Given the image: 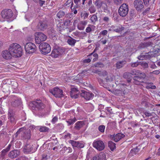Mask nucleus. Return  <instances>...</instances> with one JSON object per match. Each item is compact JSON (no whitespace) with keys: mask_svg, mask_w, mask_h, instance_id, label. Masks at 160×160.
<instances>
[{"mask_svg":"<svg viewBox=\"0 0 160 160\" xmlns=\"http://www.w3.org/2000/svg\"><path fill=\"white\" fill-rule=\"evenodd\" d=\"M8 50L11 53L12 56L19 57L22 55V50L21 46L17 43L12 44L9 46Z\"/></svg>","mask_w":160,"mask_h":160,"instance_id":"f257e3e1","label":"nucleus"},{"mask_svg":"<svg viewBox=\"0 0 160 160\" xmlns=\"http://www.w3.org/2000/svg\"><path fill=\"white\" fill-rule=\"evenodd\" d=\"M29 105L32 109L38 110L40 113L45 108L44 105L40 100L32 101L30 103Z\"/></svg>","mask_w":160,"mask_h":160,"instance_id":"f03ea898","label":"nucleus"},{"mask_svg":"<svg viewBox=\"0 0 160 160\" xmlns=\"http://www.w3.org/2000/svg\"><path fill=\"white\" fill-rule=\"evenodd\" d=\"M8 115V121L12 125H15L17 120V115L15 113V112L12 109H9Z\"/></svg>","mask_w":160,"mask_h":160,"instance_id":"7ed1b4c3","label":"nucleus"},{"mask_svg":"<svg viewBox=\"0 0 160 160\" xmlns=\"http://www.w3.org/2000/svg\"><path fill=\"white\" fill-rule=\"evenodd\" d=\"M24 48L26 52L28 53H32L36 50V45L33 43L31 42L27 43L24 44Z\"/></svg>","mask_w":160,"mask_h":160,"instance_id":"20e7f679","label":"nucleus"},{"mask_svg":"<svg viewBox=\"0 0 160 160\" xmlns=\"http://www.w3.org/2000/svg\"><path fill=\"white\" fill-rule=\"evenodd\" d=\"M39 48L41 52L44 54H46L49 53L51 50L50 45L46 42H42L39 46Z\"/></svg>","mask_w":160,"mask_h":160,"instance_id":"39448f33","label":"nucleus"},{"mask_svg":"<svg viewBox=\"0 0 160 160\" xmlns=\"http://www.w3.org/2000/svg\"><path fill=\"white\" fill-rule=\"evenodd\" d=\"M128 12V5L126 3L122 4L119 7L118 12L119 15L122 17L126 16Z\"/></svg>","mask_w":160,"mask_h":160,"instance_id":"423d86ee","label":"nucleus"},{"mask_svg":"<svg viewBox=\"0 0 160 160\" xmlns=\"http://www.w3.org/2000/svg\"><path fill=\"white\" fill-rule=\"evenodd\" d=\"M1 14L3 18L8 20L12 18L13 12L10 9H5L2 11Z\"/></svg>","mask_w":160,"mask_h":160,"instance_id":"0eeeda50","label":"nucleus"},{"mask_svg":"<svg viewBox=\"0 0 160 160\" xmlns=\"http://www.w3.org/2000/svg\"><path fill=\"white\" fill-rule=\"evenodd\" d=\"M22 130L21 138L23 140H28L30 138L31 136V131L30 129L25 127L21 128Z\"/></svg>","mask_w":160,"mask_h":160,"instance_id":"6e6552de","label":"nucleus"},{"mask_svg":"<svg viewBox=\"0 0 160 160\" xmlns=\"http://www.w3.org/2000/svg\"><path fill=\"white\" fill-rule=\"evenodd\" d=\"M140 75L135 76L133 77V82L135 84L138 85L141 82H143V80L146 77V75L143 72H141Z\"/></svg>","mask_w":160,"mask_h":160,"instance_id":"1a4fd4ad","label":"nucleus"},{"mask_svg":"<svg viewBox=\"0 0 160 160\" xmlns=\"http://www.w3.org/2000/svg\"><path fill=\"white\" fill-rule=\"evenodd\" d=\"M49 92L56 98H61L64 96L62 90L58 87L50 89Z\"/></svg>","mask_w":160,"mask_h":160,"instance_id":"9d476101","label":"nucleus"},{"mask_svg":"<svg viewBox=\"0 0 160 160\" xmlns=\"http://www.w3.org/2000/svg\"><path fill=\"white\" fill-rule=\"evenodd\" d=\"M93 146L99 151H101L105 148L103 142L100 140H95L92 143Z\"/></svg>","mask_w":160,"mask_h":160,"instance_id":"9b49d317","label":"nucleus"},{"mask_svg":"<svg viewBox=\"0 0 160 160\" xmlns=\"http://www.w3.org/2000/svg\"><path fill=\"white\" fill-rule=\"evenodd\" d=\"M47 38V36L41 32H38L35 36V38L36 42L40 44L41 42L45 41Z\"/></svg>","mask_w":160,"mask_h":160,"instance_id":"f8f14e48","label":"nucleus"},{"mask_svg":"<svg viewBox=\"0 0 160 160\" xmlns=\"http://www.w3.org/2000/svg\"><path fill=\"white\" fill-rule=\"evenodd\" d=\"M64 52V50L61 47L54 49L52 51L51 56L53 58H57Z\"/></svg>","mask_w":160,"mask_h":160,"instance_id":"ddd939ff","label":"nucleus"},{"mask_svg":"<svg viewBox=\"0 0 160 160\" xmlns=\"http://www.w3.org/2000/svg\"><path fill=\"white\" fill-rule=\"evenodd\" d=\"M125 135L121 133H118L116 134H113L110 135V139L115 142H117L121 140L122 138L124 137Z\"/></svg>","mask_w":160,"mask_h":160,"instance_id":"4468645a","label":"nucleus"},{"mask_svg":"<svg viewBox=\"0 0 160 160\" xmlns=\"http://www.w3.org/2000/svg\"><path fill=\"white\" fill-rule=\"evenodd\" d=\"M80 95L85 99L87 100H89L92 98L94 95L91 92H88L84 90L81 91Z\"/></svg>","mask_w":160,"mask_h":160,"instance_id":"2eb2a0df","label":"nucleus"},{"mask_svg":"<svg viewBox=\"0 0 160 160\" xmlns=\"http://www.w3.org/2000/svg\"><path fill=\"white\" fill-rule=\"evenodd\" d=\"M134 4L136 10L138 11H140L144 8L142 2L141 0H135Z\"/></svg>","mask_w":160,"mask_h":160,"instance_id":"dca6fc26","label":"nucleus"},{"mask_svg":"<svg viewBox=\"0 0 160 160\" xmlns=\"http://www.w3.org/2000/svg\"><path fill=\"white\" fill-rule=\"evenodd\" d=\"M79 91L76 88H73L71 89L70 92V94L71 97L74 98H78L79 96V93H80Z\"/></svg>","mask_w":160,"mask_h":160,"instance_id":"f3484780","label":"nucleus"},{"mask_svg":"<svg viewBox=\"0 0 160 160\" xmlns=\"http://www.w3.org/2000/svg\"><path fill=\"white\" fill-rule=\"evenodd\" d=\"M20 154V151L18 150H12L8 153L9 157L11 158H14L18 156Z\"/></svg>","mask_w":160,"mask_h":160,"instance_id":"a211bd4d","label":"nucleus"},{"mask_svg":"<svg viewBox=\"0 0 160 160\" xmlns=\"http://www.w3.org/2000/svg\"><path fill=\"white\" fill-rule=\"evenodd\" d=\"M2 57L6 59H10L12 56V54L9 51L5 50L3 51L2 54Z\"/></svg>","mask_w":160,"mask_h":160,"instance_id":"6ab92c4d","label":"nucleus"},{"mask_svg":"<svg viewBox=\"0 0 160 160\" xmlns=\"http://www.w3.org/2000/svg\"><path fill=\"white\" fill-rule=\"evenodd\" d=\"M47 27V24L45 22L40 21L37 26V28L42 31L46 29Z\"/></svg>","mask_w":160,"mask_h":160,"instance_id":"aec40b11","label":"nucleus"},{"mask_svg":"<svg viewBox=\"0 0 160 160\" xmlns=\"http://www.w3.org/2000/svg\"><path fill=\"white\" fill-rule=\"evenodd\" d=\"M84 125L83 121H78L75 124L74 128L77 130H79Z\"/></svg>","mask_w":160,"mask_h":160,"instance_id":"412c9836","label":"nucleus"},{"mask_svg":"<svg viewBox=\"0 0 160 160\" xmlns=\"http://www.w3.org/2000/svg\"><path fill=\"white\" fill-rule=\"evenodd\" d=\"M126 62L125 60L118 61L115 64L116 67L118 69H120L124 67L126 64Z\"/></svg>","mask_w":160,"mask_h":160,"instance_id":"4be33fe9","label":"nucleus"},{"mask_svg":"<svg viewBox=\"0 0 160 160\" xmlns=\"http://www.w3.org/2000/svg\"><path fill=\"white\" fill-rule=\"evenodd\" d=\"M87 23V22L86 21H82L80 22L78 24V29L81 30H83Z\"/></svg>","mask_w":160,"mask_h":160,"instance_id":"5701e85b","label":"nucleus"},{"mask_svg":"<svg viewBox=\"0 0 160 160\" xmlns=\"http://www.w3.org/2000/svg\"><path fill=\"white\" fill-rule=\"evenodd\" d=\"M93 160H106V155L102 152L100 153L98 157H94L93 158Z\"/></svg>","mask_w":160,"mask_h":160,"instance_id":"b1692460","label":"nucleus"},{"mask_svg":"<svg viewBox=\"0 0 160 160\" xmlns=\"http://www.w3.org/2000/svg\"><path fill=\"white\" fill-rule=\"evenodd\" d=\"M22 103L21 99L20 98H16L14 101L12 102V105L15 107H17L20 105Z\"/></svg>","mask_w":160,"mask_h":160,"instance_id":"393cba45","label":"nucleus"},{"mask_svg":"<svg viewBox=\"0 0 160 160\" xmlns=\"http://www.w3.org/2000/svg\"><path fill=\"white\" fill-rule=\"evenodd\" d=\"M103 2L101 0H96L94 3L97 7V9H99L101 8L103 4Z\"/></svg>","mask_w":160,"mask_h":160,"instance_id":"a878e982","label":"nucleus"},{"mask_svg":"<svg viewBox=\"0 0 160 160\" xmlns=\"http://www.w3.org/2000/svg\"><path fill=\"white\" fill-rule=\"evenodd\" d=\"M138 59L142 60L149 58V56L148 54L147 53H145V54L142 53L140 56H138Z\"/></svg>","mask_w":160,"mask_h":160,"instance_id":"bb28decb","label":"nucleus"},{"mask_svg":"<svg viewBox=\"0 0 160 160\" xmlns=\"http://www.w3.org/2000/svg\"><path fill=\"white\" fill-rule=\"evenodd\" d=\"M76 40L73 39V38L70 37L68 38L67 40L68 43L70 45L72 46H74L75 43H76Z\"/></svg>","mask_w":160,"mask_h":160,"instance_id":"cd10ccee","label":"nucleus"},{"mask_svg":"<svg viewBox=\"0 0 160 160\" xmlns=\"http://www.w3.org/2000/svg\"><path fill=\"white\" fill-rule=\"evenodd\" d=\"M139 149L138 147H137L135 148H133L132 149L130 152L129 154L132 156H134L139 151Z\"/></svg>","mask_w":160,"mask_h":160,"instance_id":"c85d7f7f","label":"nucleus"},{"mask_svg":"<svg viewBox=\"0 0 160 160\" xmlns=\"http://www.w3.org/2000/svg\"><path fill=\"white\" fill-rule=\"evenodd\" d=\"M108 146L112 151L116 148V144L112 141H109L108 142Z\"/></svg>","mask_w":160,"mask_h":160,"instance_id":"c756f323","label":"nucleus"},{"mask_svg":"<svg viewBox=\"0 0 160 160\" xmlns=\"http://www.w3.org/2000/svg\"><path fill=\"white\" fill-rule=\"evenodd\" d=\"M39 129V131L42 132H48L49 131V129L45 126H40Z\"/></svg>","mask_w":160,"mask_h":160,"instance_id":"7c9ffc66","label":"nucleus"},{"mask_svg":"<svg viewBox=\"0 0 160 160\" xmlns=\"http://www.w3.org/2000/svg\"><path fill=\"white\" fill-rule=\"evenodd\" d=\"M50 111V108L49 107H48L46 108L45 110L43 109V111H41V113L43 116L48 115Z\"/></svg>","mask_w":160,"mask_h":160,"instance_id":"2f4dec72","label":"nucleus"},{"mask_svg":"<svg viewBox=\"0 0 160 160\" xmlns=\"http://www.w3.org/2000/svg\"><path fill=\"white\" fill-rule=\"evenodd\" d=\"M90 19L92 23L95 24L96 22L98 20L97 16L96 14H93L91 16Z\"/></svg>","mask_w":160,"mask_h":160,"instance_id":"473e14b6","label":"nucleus"},{"mask_svg":"<svg viewBox=\"0 0 160 160\" xmlns=\"http://www.w3.org/2000/svg\"><path fill=\"white\" fill-rule=\"evenodd\" d=\"M141 72L139 70L134 69L131 71V72H130V74H131V75L132 76V75L137 76L140 75V74Z\"/></svg>","mask_w":160,"mask_h":160,"instance_id":"72a5a7b5","label":"nucleus"},{"mask_svg":"<svg viewBox=\"0 0 160 160\" xmlns=\"http://www.w3.org/2000/svg\"><path fill=\"white\" fill-rule=\"evenodd\" d=\"M153 84L152 82L148 83L146 88L147 89H155L156 87L155 86L153 85Z\"/></svg>","mask_w":160,"mask_h":160,"instance_id":"f704fd0d","label":"nucleus"},{"mask_svg":"<svg viewBox=\"0 0 160 160\" xmlns=\"http://www.w3.org/2000/svg\"><path fill=\"white\" fill-rule=\"evenodd\" d=\"M81 0H74V2L75 4H78L79 5L82 6L83 5L86 0H82V2L81 3Z\"/></svg>","mask_w":160,"mask_h":160,"instance_id":"c9c22d12","label":"nucleus"},{"mask_svg":"<svg viewBox=\"0 0 160 160\" xmlns=\"http://www.w3.org/2000/svg\"><path fill=\"white\" fill-rule=\"evenodd\" d=\"M88 10L91 13H94L96 11V9L93 5L90 6Z\"/></svg>","mask_w":160,"mask_h":160,"instance_id":"e433bc0d","label":"nucleus"},{"mask_svg":"<svg viewBox=\"0 0 160 160\" xmlns=\"http://www.w3.org/2000/svg\"><path fill=\"white\" fill-rule=\"evenodd\" d=\"M77 120L76 118H74L72 119H69L66 122L68 123V125L69 126L73 124Z\"/></svg>","mask_w":160,"mask_h":160,"instance_id":"4c0bfd02","label":"nucleus"},{"mask_svg":"<svg viewBox=\"0 0 160 160\" xmlns=\"http://www.w3.org/2000/svg\"><path fill=\"white\" fill-rule=\"evenodd\" d=\"M8 152L6 151L5 149H3L0 152V157L2 158L3 159L5 156L6 154Z\"/></svg>","mask_w":160,"mask_h":160,"instance_id":"58836bf2","label":"nucleus"},{"mask_svg":"<svg viewBox=\"0 0 160 160\" xmlns=\"http://www.w3.org/2000/svg\"><path fill=\"white\" fill-rule=\"evenodd\" d=\"M95 51V50H94L93 52L91 53L88 56L90 57L92 55H93V56L94 57V58L93 59V60L95 61L97 59L98 57V55L97 53H94Z\"/></svg>","mask_w":160,"mask_h":160,"instance_id":"ea45409f","label":"nucleus"},{"mask_svg":"<svg viewBox=\"0 0 160 160\" xmlns=\"http://www.w3.org/2000/svg\"><path fill=\"white\" fill-rule=\"evenodd\" d=\"M68 142L69 143L71 144L72 146L73 147H76L77 146V144L78 141H74L72 140H70Z\"/></svg>","mask_w":160,"mask_h":160,"instance_id":"a19ab883","label":"nucleus"},{"mask_svg":"<svg viewBox=\"0 0 160 160\" xmlns=\"http://www.w3.org/2000/svg\"><path fill=\"white\" fill-rule=\"evenodd\" d=\"M65 15V13L64 12L62 11H60L57 14V16L59 18H62Z\"/></svg>","mask_w":160,"mask_h":160,"instance_id":"79ce46f5","label":"nucleus"},{"mask_svg":"<svg viewBox=\"0 0 160 160\" xmlns=\"http://www.w3.org/2000/svg\"><path fill=\"white\" fill-rule=\"evenodd\" d=\"M124 28L123 27H118L117 28L113 29V31L117 32H120L124 30Z\"/></svg>","mask_w":160,"mask_h":160,"instance_id":"37998d69","label":"nucleus"},{"mask_svg":"<svg viewBox=\"0 0 160 160\" xmlns=\"http://www.w3.org/2000/svg\"><path fill=\"white\" fill-rule=\"evenodd\" d=\"M23 129V128H20L19 129V130L17 131V132L14 134L13 137V139H16L18 136V135L22 132V130Z\"/></svg>","mask_w":160,"mask_h":160,"instance_id":"c03bdc74","label":"nucleus"},{"mask_svg":"<svg viewBox=\"0 0 160 160\" xmlns=\"http://www.w3.org/2000/svg\"><path fill=\"white\" fill-rule=\"evenodd\" d=\"M105 126L103 125H101L99 126L98 129L99 132L102 133H103L104 132L105 129Z\"/></svg>","mask_w":160,"mask_h":160,"instance_id":"a18cd8bd","label":"nucleus"},{"mask_svg":"<svg viewBox=\"0 0 160 160\" xmlns=\"http://www.w3.org/2000/svg\"><path fill=\"white\" fill-rule=\"evenodd\" d=\"M106 79L107 82H111L113 80V75L111 74L108 75L106 78Z\"/></svg>","mask_w":160,"mask_h":160,"instance_id":"49530a36","label":"nucleus"},{"mask_svg":"<svg viewBox=\"0 0 160 160\" xmlns=\"http://www.w3.org/2000/svg\"><path fill=\"white\" fill-rule=\"evenodd\" d=\"M131 77L130 72H126L123 74V77L124 78L130 79Z\"/></svg>","mask_w":160,"mask_h":160,"instance_id":"de8ad7c7","label":"nucleus"},{"mask_svg":"<svg viewBox=\"0 0 160 160\" xmlns=\"http://www.w3.org/2000/svg\"><path fill=\"white\" fill-rule=\"evenodd\" d=\"M150 44L149 43L144 42L141 44L139 46V47H140L139 48H144L145 47H147Z\"/></svg>","mask_w":160,"mask_h":160,"instance_id":"09e8293b","label":"nucleus"},{"mask_svg":"<svg viewBox=\"0 0 160 160\" xmlns=\"http://www.w3.org/2000/svg\"><path fill=\"white\" fill-rule=\"evenodd\" d=\"M77 145L76 148H82L84 147V144L81 142L78 141Z\"/></svg>","mask_w":160,"mask_h":160,"instance_id":"8fccbe9b","label":"nucleus"},{"mask_svg":"<svg viewBox=\"0 0 160 160\" xmlns=\"http://www.w3.org/2000/svg\"><path fill=\"white\" fill-rule=\"evenodd\" d=\"M102 8L104 11V12H106V11L108 9V6L107 4L103 2V4H102Z\"/></svg>","mask_w":160,"mask_h":160,"instance_id":"3c124183","label":"nucleus"},{"mask_svg":"<svg viewBox=\"0 0 160 160\" xmlns=\"http://www.w3.org/2000/svg\"><path fill=\"white\" fill-rule=\"evenodd\" d=\"M64 126L63 125L62 123H58L57 124L56 128H57L59 129V130H62L63 129Z\"/></svg>","mask_w":160,"mask_h":160,"instance_id":"603ef678","label":"nucleus"},{"mask_svg":"<svg viewBox=\"0 0 160 160\" xmlns=\"http://www.w3.org/2000/svg\"><path fill=\"white\" fill-rule=\"evenodd\" d=\"M71 6L70 7V8L71 9L72 12H73L74 14H76L77 13V9H75L74 8H72V6L73 5V3L72 2V4H71Z\"/></svg>","mask_w":160,"mask_h":160,"instance_id":"864d4df0","label":"nucleus"},{"mask_svg":"<svg viewBox=\"0 0 160 160\" xmlns=\"http://www.w3.org/2000/svg\"><path fill=\"white\" fill-rule=\"evenodd\" d=\"M71 6L70 7V8L71 9L72 12H73L74 14H76L77 13V9H75L74 8H72V6L73 5V3L72 2V4H71Z\"/></svg>","mask_w":160,"mask_h":160,"instance_id":"5fc2aeb1","label":"nucleus"},{"mask_svg":"<svg viewBox=\"0 0 160 160\" xmlns=\"http://www.w3.org/2000/svg\"><path fill=\"white\" fill-rule=\"evenodd\" d=\"M72 2H73L72 0H68L65 3V6L68 7H69L70 6H71V4H72Z\"/></svg>","mask_w":160,"mask_h":160,"instance_id":"6e6d98bb","label":"nucleus"},{"mask_svg":"<svg viewBox=\"0 0 160 160\" xmlns=\"http://www.w3.org/2000/svg\"><path fill=\"white\" fill-rule=\"evenodd\" d=\"M139 64H140V62H137L131 63V66L132 67H135L138 66Z\"/></svg>","mask_w":160,"mask_h":160,"instance_id":"4d7b16f0","label":"nucleus"},{"mask_svg":"<svg viewBox=\"0 0 160 160\" xmlns=\"http://www.w3.org/2000/svg\"><path fill=\"white\" fill-rule=\"evenodd\" d=\"M95 66L97 67L102 68L104 66L103 64L101 62H97L95 64Z\"/></svg>","mask_w":160,"mask_h":160,"instance_id":"13d9d810","label":"nucleus"},{"mask_svg":"<svg viewBox=\"0 0 160 160\" xmlns=\"http://www.w3.org/2000/svg\"><path fill=\"white\" fill-rule=\"evenodd\" d=\"M160 72V71L159 70H157L154 71L153 72H150V75H152L153 74L155 75H158Z\"/></svg>","mask_w":160,"mask_h":160,"instance_id":"bf43d9fd","label":"nucleus"},{"mask_svg":"<svg viewBox=\"0 0 160 160\" xmlns=\"http://www.w3.org/2000/svg\"><path fill=\"white\" fill-rule=\"evenodd\" d=\"M71 23V21L68 19L66 20L64 24L66 26H69Z\"/></svg>","mask_w":160,"mask_h":160,"instance_id":"052dcab7","label":"nucleus"},{"mask_svg":"<svg viewBox=\"0 0 160 160\" xmlns=\"http://www.w3.org/2000/svg\"><path fill=\"white\" fill-rule=\"evenodd\" d=\"M109 18L107 16H105L102 18V20L105 23H108L109 21Z\"/></svg>","mask_w":160,"mask_h":160,"instance_id":"680f3d73","label":"nucleus"},{"mask_svg":"<svg viewBox=\"0 0 160 160\" xmlns=\"http://www.w3.org/2000/svg\"><path fill=\"white\" fill-rule=\"evenodd\" d=\"M108 33V31L107 30H104L102 31L100 33V35H102L103 36L106 35Z\"/></svg>","mask_w":160,"mask_h":160,"instance_id":"e2e57ef3","label":"nucleus"},{"mask_svg":"<svg viewBox=\"0 0 160 160\" xmlns=\"http://www.w3.org/2000/svg\"><path fill=\"white\" fill-rule=\"evenodd\" d=\"M140 64L142 66L144 67L145 68H147L148 67V65L147 63L145 62H140Z\"/></svg>","mask_w":160,"mask_h":160,"instance_id":"0e129e2a","label":"nucleus"},{"mask_svg":"<svg viewBox=\"0 0 160 160\" xmlns=\"http://www.w3.org/2000/svg\"><path fill=\"white\" fill-rule=\"evenodd\" d=\"M58 120V118L57 116H55L52 119L51 122L53 124L55 123Z\"/></svg>","mask_w":160,"mask_h":160,"instance_id":"69168bd1","label":"nucleus"},{"mask_svg":"<svg viewBox=\"0 0 160 160\" xmlns=\"http://www.w3.org/2000/svg\"><path fill=\"white\" fill-rule=\"evenodd\" d=\"M115 93L118 95H122L123 94L122 91L121 90H117L115 91Z\"/></svg>","mask_w":160,"mask_h":160,"instance_id":"338daca9","label":"nucleus"},{"mask_svg":"<svg viewBox=\"0 0 160 160\" xmlns=\"http://www.w3.org/2000/svg\"><path fill=\"white\" fill-rule=\"evenodd\" d=\"M89 14L88 13L86 12H84L83 13L82 17H83L84 19H85L87 18Z\"/></svg>","mask_w":160,"mask_h":160,"instance_id":"774afa93","label":"nucleus"}]
</instances>
